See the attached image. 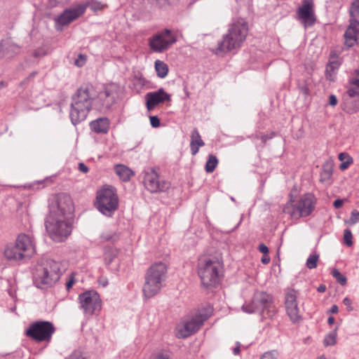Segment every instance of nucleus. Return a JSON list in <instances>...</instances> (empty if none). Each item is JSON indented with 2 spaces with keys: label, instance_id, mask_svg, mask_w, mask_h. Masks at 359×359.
<instances>
[{
  "label": "nucleus",
  "instance_id": "1",
  "mask_svg": "<svg viewBox=\"0 0 359 359\" xmlns=\"http://www.w3.org/2000/svg\"><path fill=\"white\" fill-rule=\"evenodd\" d=\"M45 220L46 230L52 240L65 241L72 233L74 218V203H50Z\"/></svg>",
  "mask_w": 359,
  "mask_h": 359
},
{
  "label": "nucleus",
  "instance_id": "2",
  "mask_svg": "<svg viewBox=\"0 0 359 359\" xmlns=\"http://www.w3.org/2000/svg\"><path fill=\"white\" fill-rule=\"evenodd\" d=\"M93 95V87L87 84L81 86L72 97L70 118L74 126L86 118L92 108Z\"/></svg>",
  "mask_w": 359,
  "mask_h": 359
},
{
  "label": "nucleus",
  "instance_id": "3",
  "mask_svg": "<svg viewBox=\"0 0 359 359\" xmlns=\"http://www.w3.org/2000/svg\"><path fill=\"white\" fill-rule=\"evenodd\" d=\"M222 269V262L217 257H201L197 265V271L201 285L206 289L216 287L219 283Z\"/></svg>",
  "mask_w": 359,
  "mask_h": 359
},
{
  "label": "nucleus",
  "instance_id": "4",
  "mask_svg": "<svg viewBox=\"0 0 359 359\" xmlns=\"http://www.w3.org/2000/svg\"><path fill=\"white\" fill-rule=\"evenodd\" d=\"M212 313V309L207 306L190 313L175 327L177 338H187L196 332Z\"/></svg>",
  "mask_w": 359,
  "mask_h": 359
},
{
  "label": "nucleus",
  "instance_id": "5",
  "mask_svg": "<svg viewBox=\"0 0 359 359\" xmlns=\"http://www.w3.org/2000/svg\"><path fill=\"white\" fill-rule=\"evenodd\" d=\"M241 309L246 313H259L262 319L272 318L276 313V309L272 297L263 292H255L250 301H246Z\"/></svg>",
  "mask_w": 359,
  "mask_h": 359
},
{
  "label": "nucleus",
  "instance_id": "6",
  "mask_svg": "<svg viewBox=\"0 0 359 359\" xmlns=\"http://www.w3.org/2000/svg\"><path fill=\"white\" fill-rule=\"evenodd\" d=\"M166 273L167 266L161 262L152 264L148 269L142 288L145 298H151L161 291L166 278Z\"/></svg>",
  "mask_w": 359,
  "mask_h": 359
},
{
  "label": "nucleus",
  "instance_id": "7",
  "mask_svg": "<svg viewBox=\"0 0 359 359\" xmlns=\"http://www.w3.org/2000/svg\"><path fill=\"white\" fill-rule=\"evenodd\" d=\"M248 30L247 23L243 19L231 23L227 33L218 44L219 50L226 52L239 48L246 39Z\"/></svg>",
  "mask_w": 359,
  "mask_h": 359
},
{
  "label": "nucleus",
  "instance_id": "8",
  "mask_svg": "<svg viewBox=\"0 0 359 359\" xmlns=\"http://www.w3.org/2000/svg\"><path fill=\"white\" fill-rule=\"evenodd\" d=\"M60 263L49 259L36 267L34 278L43 285H52L60 279Z\"/></svg>",
  "mask_w": 359,
  "mask_h": 359
},
{
  "label": "nucleus",
  "instance_id": "9",
  "mask_svg": "<svg viewBox=\"0 0 359 359\" xmlns=\"http://www.w3.org/2000/svg\"><path fill=\"white\" fill-rule=\"evenodd\" d=\"M55 328L49 321L39 320L32 323L26 330V335L37 342L50 341Z\"/></svg>",
  "mask_w": 359,
  "mask_h": 359
},
{
  "label": "nucleus",
  "instance_id": "10",
  "mask_svg": "<svg viewBox=\"0 0 359 359\" xmlns=\"http://www.w3.org/2000/svg\"><path fill=\"white\" fill-rule=\"evenodd\" d=\"M78 302L80 309L86 316H93L102 309V300L95 290H88L79 295Z\"/></svg>",
  "mask_w": 359,
  "mask_h": 359
},
{
  "label": "nucleus",
  "instance_id": "11",
  "mask_svg": "<svg viewBox=\"0 0 359 359\" xmlns=\"http://www.w3.org/2000/svg\"><path fill=\"white\" fill-rule=\"evenodd\" d=\"M177 41L176 36L168 29L158 32L149 39V46L155 53H163Z\"/></svg>",
  "mask_w": 359,
  "mask_h": 359
},
{
  "label": "nucleus",
  "instance_id": "12",
  "mask_svg": "<svg viewBox=\"0 0 359 359\" xmlns=\"http://www.w3.org/2000/svg\"><path fill=\"white\" fill-rule=\"evenodd\" d=\"M118 97V87L115 84L106 86L96 98L99 109L102 111L109 110Z\"/></svg>",
  "mask_w": 359,
  "mask_h": 359
},
{
  "label": "nucleus",
  "instance_id": "13",
  "mask_svg": "<svg viewBox=\"0 0 359 359\" xmlns=\"http://www.w3.org/2000/svg\"><path fill=\"white\" fill-rule=\"evenodd\" d=\"M144 184L146 189L152 193L165 191L170 186V183L163 179L154 169L145 172Z\"/></svg>",
  "mask_w": 359,
  "mask_h": 359
},
{
  "label": "nucleus",
  "instance_id": "14",
  "mask_svg": "<svg viewBox=\"0 0 359 359\" xmlns=\"http://www.w3.org/2000/svg\"><path fill=\"white\" fill-rule=\"evenodd\" d=\"M297 19L301 22L305 28L311 27L315 24L316 17L313 0H303L302 5L297 11Z\"/></svg>",
  "mask_w": 359,
  "mask_h": 359
},
{
  "label": "nucleus",
  "instance_id": "15",
  "mask_svg": "<svg viewBox=\"0 0 359 359\" xmlns=\"http://www.w3.org/2000/svg\"><path fill=\"white\" fill-rule=\"evenodd\" d=\"M86 9V6L80 4L75 8L65 9L60 15L55 18L56 29L58 26H65L83 15Z\"/></svg>",
  "mask_w": 359,
  "mask_h": 359
},
{
  "label": "nucleus",
  "instance_id": "16",
  "mask_svg": "<svg viewBox=\"0 0 359 359\" xmlns=\"http://www.w3.org/2000/svg\"><path fill=\"white\" fill-rule=\"evenodd\" d=\"M297 293L294 290H290L285 294V305L287 316L293 323L300 319L299 309L297 301Z\"/></svg>",
  "mask_w": 359,
  "mask_h": 359
},
{
  "label": "nucleus",
  "instance_id": "17",
  "mask_svg": "<svg viewBox=\"0 0 359 359\" xmlns=\"http://www.w3.org/2000/svg\"><path fill=\"white\" fill-rule=\"evenodd\" d=\"M313 203H285L283 210L294 219L309 215L313 210Z\"/></svg>",
  "mask_w": 359,
  "mask_h": 359
},
{
  "label": "nucleus",
  "instance_id": "18",
  "mask_svg": "<svg viewBox=\"0 0 359 359\" xmlns=\"http://www.w3.org/2000/svg\"><path fill=\"white\" fill-rule=\"evenodd\" d=\"M145 97L147 108L149 111L153 110L158 104L165 101H170L171 99L170 95L167 93L163 88L147 93Z\"/></svg>",
  "mask_w": 359,
  "mask_h": 359
},
{
  "label": "nucleus",
  "instance_id": "19",
  "mask_svg": "<svg viewBox=\"0 0 359 359\" xmlns=\"http://www.w3.org/2000/svg\"><path fill=\"white\" fill-rule=\"evenodd\" d=\"M15 242L23 253V259L31 257L35 253L34 241L29 236L21 233L18 235Z\"/></svg>",
  "mask_w": 359,
  "mask_h": 359
},
{
  "label": "nucleus",
  "instance_id": "20",
  "mask_svg": "<svg viewBox=\"0 0 359 359\" xmlns=\"http://www.w3.org/2000/svg\"><path fill=\"white\" fill-rule=\"evenodd\" d=\"M118 201L116 189L111 185L104 184L96 192V202H118Z\"/></svg>",
  "mask_w": 359,
  "mask_h": 359
},
{
  "label": "nucleus",
  "instance_id": "21",
  "mask_svg": "<svg viewBox=\"0 0 359 359\" xmlns=\"http://www.w3.org/2000/svg\"><path fill=\"white\" fill-rule=\"evenodd\" d=\"M20 47L10 40L0 41V59L10 60L18 55Z\"/></svg>",
  "mask_w": 359,
  "mask_h": 359
},
{
  "label": "nucleus",
  "instance_id": "22",
  "mask_svg": "<svg viewBox=\"0 0 359 359\" xmlns=\"http://www.w3.org/2000/svg\"><path fill=\"white\" fill-rule=\"evenodd\" d=\"M358 36L359 21L350 20L349 25L344 33L345 44L349 48L353 46L357 43Z\"/></svg>",
  "mask_w": 359,
  "mask_h": 359
},
{
  "label": "nucleus",
  "instance_id": "23",
  "mask_svg": "<svg viewBox=\"0 0 359 359\" xmlns=\"http://www.w3.org/2000/svg\"><path fill=\"white\" fill-rule=\"evenodd\" d=\"M22 254L15 242L8 244L4 250V256L10 261H20L23 259Z\"/></svg>",
  "mask_w": 359,
  "mask_h": 359
},
{
  "label": "nucleus",
  "instance_id": "24",
  "mask_svg": "<svg viewBox=\"0 0 359 359\" xmlns=\"http://www.w3.org/2000/svg\"><path fill=\"white\" fill-rule=\"evenodd\" d=\"M205 142L201 138L198 130L194 128L191 133L190 150L193 156H195L199 151V148L203 147Z\"/></svg>",
  "mask_w": 359,
  "mask_h": 359
},
{
  "label": "nucleus",
  "instance_id": "25",
  "mask_svg": "<svg viewBox=\"0 0 359 359\" xmlns=\"http://www.w3.org/2000/svg\"><path fill=\"white\" fill-rule=\"evenodd\" d=\"M90 126L95 133L105 134L109 129V121L107 118H99L92 121Z\"/></svg>",
  "mask_w": 359,
  "mask_h": 359
},
{
  "label": "nucleus",
  "instance_id": "26",
  "mask_svg": "<svg viewBox=\"0 0 359 359\" xmlns=\"http://www.w3.org/2000/svg\"><path fill=\"white\" fill-rule=\"evenodd\" d=\"M114 170L119 178L124 182L128 181L134 175L132 170L123 164L116 165L114 166Z\"/></svg>",
  "mask_w": 359,
  "mask_h": 359
},
{
  "label": "nucleus",
  "instance_id": "27",
  "mask_svg": "<svg viewBox=\"0 0 359 359\" xmlns=\"http://www.w3.org/2000/svg\"><path fill=\"white\" fill-rule=\"evenodd\" d=\"M95 208L102 214L110 217L118 209V203H95Z\"/></svg>",
  "mask_w": 359,
  "mask_h": 359
},
{
  "label": "nucleus",
  "instance_id": "28",
  "mask_svg": "<svg viewBox=\"0 0 359 359\" xmlns=\"http://www.w3.org/2000/svg\"><path fill=\"white\" fill-rule=\"evenodd\" d=\"M340 63L337 60L330 62L326 66V78L331 81H334L337 69Z\"/></svg>",
  "mask_w": 359,
  "mask_h": 359
},
{
  "label": "nucleus",
  "instance_id": "29",
  "mask_svg": "<svg viewBox=\"0 0 359 359\" xmlns=\"http://www.w3.org/2000/svg\"><path fill=\"white\" fill-rule=\"evenodd\" d=\"M333 173V165L332 163L326 162L323 164L320 172V181L327 182L330 180Z\"/></svg>",
  "mask_w": 359,
  "mask_h": 359
},
{
  "label": "nucleus",
  "instance_id": "30",
  "mask_svg": "<svg viewBox=\"0 0 359 359\" xmlns=\"http://www.w3.org/2000/svg\"><path fill=\"white\" fill-rule=\"evenodd\" d=\"M155 70L159 78L163 79L168 74V66L163 61L157 60L154 64Z\"/></svg>",
  "mask_w": 359,
  "mask_h": 359
},
{
  "label": "nucleus",
  "instance_id": "31",
  "mask_svg": "<svg viewBox=\"0 0 359 359\" xmlns=\"http://www.w3.org/2000/svg\"><path fill=\"white\" fill-rule=\"evenodd\" d=\"M355 76L356 78L351 82L352 86L346 92L351 97L359 95V69L355 71Z\"/></svg>",
  "mask_w": 359,
  "mask_h": 359
},
{
  "label": "nucleus",
  "instance_id": "32",
  "mask_svg": "<svg viewBox=\"0 0 359 359\" xmlns=\"http://www.w3.org/2000/svg\"><path fill=\"white\" fill-rule=\"evenodd\" d=\"M338 158L342 162L339 165V169L341 170H346L353 162V158L346 152L340 153L338 156Z\"/></svg>",
  "mask_w": 359,
  "mask_h": 359
},
{
  "label": "nucleus",
  "instance_id": "33",
  "mask_svg": "<svg viewBox=\"0 0 359 359\" xmlns=\"http://www.w3.org/2000/svg\"><path fill=\"white\" fill-rule=\"evenodd\" d=\"M218 165L217 158L212 154H210L205 165V170L208 173L212 172Z\"/></svg>",
  "mask_w": 359,
  "mask_h": 359
},
{
  "label": "nucleus",
  "instance_id": "34",
  "mask_svg": "<svg viewBox=\"0 0 359 359\" xmlns=\"http://www.w3.org/2000/svg\"><path fill=\"white\" fill-rule=\"evenodd\" d=\"M350 20H357L359 17V0H354L349 9Z\"/></svg>",
  "mask_w": 359,
  "mask_h": 359
},
{
  "label": "nucleus",
  "instance_id": "35",
  "mask_svg": "<svg viewBox=\"0 0 359 359\" xmlns=\"http://www.w3.org/2000/svg\"><path fill=\"white\" fill-rule=\"evenodd\" d=\"M319 259V255L316 253H313L309 255L306 260V266L309 269H313L317 267L318 262Z\"/></svg>",
  "mask_w": 359,
  "mask_h": 359
},
{
  "label": "nucleus",
  "instance_id": "36",
  "mask_svg": "<svg viewBox=\"0 0 359 359\" xmlns=\"http://www.w3.org/2000/svg\"><path fill=\"white\" fill-rule=\"evenodd\" d=\"M337 343V332L336 331H332L328 333L324 340L323 344L325 346H333Z\"/></svg>",
  "mask_w": 359,
  "mask_h": 359
},
{
  "label": "nucleus",
  "instance_id": "37",
  "mask_svg": "<svg viewBox=\"0 0 359 359\" xmlns=\"http://www.w3.org/2000/svg\"><path fill=\"white\" fill-rule=\"evenodd\" d=\"M116 250L112 248H107L104 251V262L106 264H109L112 262L114 259L116 257Z\"/></svg>",
  "mask_w": 359,
  "mask_h": 359
},
{
  "label": "nucleus",
  "instance_id": "38",
  "mask_svg": "<svg viewBox=\"0 0 359 359\" xmlns=\"http://www.w3.org/2000/svg\"><path fill=\"white\" fill-rule=\"evenodd\" d=\"M333 277L341 285H344L346 283V278L341 274L337 269H334L332 272Z\"/></svg>",
  "mask_w": 359,
  "mask_h": 359
},
{
  "label": "nucleus",
  "instance_id": "39",
  "mask_svg": "<svg viewBox=\"0 0 359 359\" xmlns=\"http://www.w3.org/2000/svg\"><path fill=\"white\" fill-rule=\"evenodd\" d=\"M102 238L106 241H114L117 238V234L112 231H104L101 235Z\"/></svg>",
  "mask_w": 359,
  "mask_h": 359
},
{
  "label": "nucleus",
  "instance_id": "40",
  "mask_svg": "<svg viewBox=\"0 0 359 359\" xmlns=\"http://www.w3.org/2000/svg\"><path fill=\"white\" fill-rule=\"evenodd\" d=\"M278 355V352L276 350H271L264 353L260 356V359H276Z\"/></svg>",
  "mask_w": 359,
  "mask_h": 359
},
{
  "label": "nucleus",
  "instance_id": "41",
  "mask_svg": "<svg viewBox=\"0 0 359 359\" xmlns=\"http://www.w3.org/2000/svg\"><path fill=\"white\" fill-rule=\"evenodd\" d=\"M352 238L353 236L351 230L348 229H345L344 231V241L347 246H351L353 245Z\"/></svg>",
  "mask_w": 359,
  "mask_h": 359
},
{
  "label": "nucleus",
  "instance_id": "42",
  "mask_svg": "<svg viewBox=\"0 0 359 359\" xmlns=\"http://www.w3.org/2000/svg\"><path fill=\"white\" fill-rule=\"evenodd\" d=\"M346 222L349 225H353L359 222V212L353 210L351 212V217Z\"/></svg>",
  "mask_w": 359,
  "mask_h": 359
},
{
  "label": "nucleus",
  "instance_id": "43",
  "mask_svg": "<svg viewBox=\"0 0 359 359\" xmlns=\"http://www.w3.org/2000/svg\"><path fill=\"white\" fill-rule=\"evenodd\" d=\"M276 136V133L274 132H271L270 135H264V134H259L256 135L255 138L258 140H261L262 142L263 143V145H264L268 140L272 139Z\"/></svg>",
  "mask_w": 359,
  "mask_h": 359
},
{
  "label": "nucleus",
  "instance_id": "44",
  "mask_svg": "<svg viewBox=\"0 0 359 359\" xmlns=\"http://www.w3.org/2000/svg\"><path fill=\"white\" fill-rule=\"evenodd\" d=\"M70 201L72 198L67 193H60L56 196L55 202H69Z\"/></svg>",
  "mask_w": 359,
  "mask_h": 359
},
{
  "label": "nucleus",
  "instance_id": "45",
  "mask_svg": "<svg viewBox=\"0 0 359 359\" xmlns=\"http://www.w3.org/2000/svg\"><path fill=\"white\" fill-rule=\"evenodd\" d=\"M67 359H86L79 351H74Z\"/></svg>",
  "mask_w": 359,
  "mask_h": 359
},
{
  "label": "nucleus",
  "instance_id": "46",
  "mask_svg": "<svg viewBox=\"0 0 359 359\" xmlns=\"http://www.w3.org/2000/svg\"><path fill=\"white\" fill-rule=\"evenodd\" d=\"M74 283H75L74 274L72 273L69 276L68 280H67V281L66 283V289H67V290L69 291L72 287V286L74 284Z\"/></svg>",
  "mask_w": 359,
  "mask_h": 359
},
{
  "label": "nucleus",
  "instance_id": "47",
  "mask_svg": "<svg viewBox=\"0 0 359 359\" xmlns=\"http://www.w3.org/2000/svg\"><path fill=\"white\" fill-rule=\"evenodd\" d=\"M150 123L153 128H157L160 126V119L156 116H150Z\"/></svg>",
  "mask_w": 359,
  "mask_h": 359
},
{
  "label": "nucleus",
  "instance_id": "48",
  "mask_svg": "<svg viewBox=\"0 0 359 359\" xmlns=\"http://www.w3.org/2000/svg\"><path fill=\"white\" fill-rule=\"evenodd\" d=\"M315 200V197L311 194H306L304 196V198H302L299 202H313V201Z\"/></svg>",
  "mask_w": 359,
  "mask_h": 359
},
{
  "label": "nucleus",
  "instance_id": "49",
  "mask_svg": "<svg viewBox=\"0 0 359 359\" xmlns=\"http://www.w3.org/2000/svg\"><path fill=\"white\" fill-rule=\"evenodd\" d=\"M102 8H103V5H102L101 3L97 2V1L92 3L90 5V8L94 11H99V10L102 9Z\"/></svg>",
  "mask_w": 359,
  "mask_h": 359
},
{
  "label": "nucleus",
  "instance_id": "50",
  "mask_svg": "<svg viewBox=\"0 0 359 359\" xmlns=\"http://www.w3.org/2000/svg\"><path fill=\"white\" fill-rule=\"evenodd\" d=\"M46 54V51L41 48H39V49H37L36 50H34V53H33V55L35 57H43Z\"/></svg>",
  "mask_w": 359,
  "mask_h": 359
},
{
  "label": "nucleus",
  "instance_id": "51",
  "mask_svg": "<svg viewBox=\"0 0 359 359\" xmlns=\"http://www.w3.org/2000/svg\"><path fill=\"white\" fill-rule=\"evenodd\" d=\"M258 250H259L260 252L263 253L264 255L269 253V248L264 243L259 244V245L258 247Z\"/></svg>",
  "mask_w": 359,
  "mask_h": 359
},
{
  "label": "nucleus",
  "instance_id": "52",
  "mask_svg": "<svg viewBox=\"0 0 359 359\" xmlns=\"http://www.w3.org/2000/svg\"><path fill=\"white\" fill-rule=\"evenodd\" d=\"M79 170L83 173H87L89 170L87 165H86L83 163H79Z\"/></svg>",
  "mask_w": 359,
  "mask_h": 359
},
{
  "label": "nucleus",
  "instance_id": "53",
  "mask_svg": "<svg viewBox=\"0 0 359 359\" xmlns=\"http://www.w3.org/2000/svg\"><path fill=\"white\" fill-rule=\"evenodd\" d=\"M241 343L237 341L236 343V347L233 348V353L235 355H239L241 353Z\"/></svg>",
  "mask_w": 359,
  "mask_h": 359
},
{
  "label": "nucleus",
  "instance_id": "54",
  "mask_svg": "<svg viewBox=\"0 0 359 359\" xmlns=\"http://www.w3.org/2000/svg\"><path fill=\"white\" fill-rule=\"evenodd\" d=\"M79 57L81 60H76L75 61V65L78 67H81L83 65L86 58L82 55H80Z\"/></svg>",
  "mask_w": 359,
  "mask_h": 359
},
{
  "label": "nucleus",
  "instance_id": "55",
  "mask_svg": "<svg viewBox=\"0 0 359 359\" xmlns=\"http://www.w3.org/2000/svg\"><path fill=\"white\" fill-rule=\"evenodd\" d=\"M329 104L331 106H335L337 104V99L335 95H331L329 97Z\"/></svg>",
  "mask_w": 359,
  "mask_h": 359
},
{
  "label": "nucleus",
  "instance_id": "56",
  "mask_svg": "<svg viewBox=\"0 0 359 359\" xmlns=\"http://www.w3.org/2000/svg\"><path fill=\"white\" fill-rule=\"evenodd\" d=\"M270 260L271 259L268 254H264L261 259L262 262L264 264H269L270 262Z\"/></svg>",
  "mask_w": 359,
  "mask_h": 359
},
{
  "label": "nucleus",
  "instance_id": "57",
  "mask_svg": "<svg viewBox=\"0 0 359 359\" xmlns=\"http://www.w3.org/2000/svg\"><path fill=\"white\" fill-rule=\"evenodd\" d=\"M60 0H48V6L50 7L57 6L59 4H60Z\"/></svg>",
  "mask_w": 359,
  "mask_h": 359
},
{
  "label": "nucleus",
  "instance_id": "58",
  "mask_svg": "<svg viewBox=\"0 0 359 359\" xmlns=\"http://www.w3.org/2000/svg\"><path fill=\"white\" fill-rule=\"evenodd\" d=\"M300 90L305 95H307L309 93V88L306 85L301 86Z\"/></svg>",
  "mask_w": 359,
  "mask_h": 359
},
{
  "label": "nucleus",
  "instance_id": "59",
  "mask_svg": "<svg viewBox=\"0 0 359 359\" xmlns=\"http://www.w3.org/2000/svg\"><path fill=\"white\" fill-rule=\"evenodd\" d=\"M151 359H169L165 355L158 353L152 356Z\"/></svg>",
  "mask_w": 359,
  "mask_h": 359
},
{
  "label": "nucleus",
  "instance_id": "60",
  "mask_svg": "<svg viewBox=\"0 0 359 359\" xmlns=\"http://www.w3.org/2000/svg\"><path fill=\"white\" fill-rule=\"evenodd\" d=\"M297 192V189H294L292 190L291 194H290V203L294 202L295 198H294V194H296Z\"/></svg>",
  "mask_w": 359,
  "mask_h": 359
},
{
  "label": "nucleus",
  "instance_id": "61",
  "mask_svg": "<svg viewBox=\"0 0 359 359\" xmlns=\"http://www.w3.org/2000/svg\"><path fill=\"white\" fill-rule=\"evenodd\" d=\"M343 302L346 306H351L352 303L351 300L348 297L344 298Z\"/></svg>",
  "mask_w": 359,
  "mask_h": 359
},
{
  "label": "nucleus",
  "instance_id": "62",
  "mask_svg": "<svg viewBox=\"0 0 359 359\" xmlns=\"http://www.w3.org/2000/svg\"><path fill=\"white\" fill-rule=\"evenodd\" d=\"M338 310V306L337 305H332L330 309V312L332 313H337Z\"/></svg>",
  "mask_w": 359,
  "mask_h": 359
},
{
  "label": "nucleus",
  "instance_id": "63",
  "mask_svg": "<svg viewBox=\"0 0 359 359\" xmlns=\"http://www.w3.org/2000/svg\"><path fill=\"white\" fill-rule=\"evenodd\" d=\"M326 290V286L325 285H320L318 287V291L319 292H324Z\"/></svg>",
  "mask_w": 359,
  "mask_h": 359
},
{
  "label": "nucleus",
  "instance_id": "64",
  "mask_svg": "<svg viewBox=\"0 0 359 359\" xmlns=\"http://www.w3.org/2000/svg\"><path fill=\"white\" fill-rule=\"evenodd\" d=\"M334 323V318L332 316L329 317L327 319V323L331 325Z\"/></svg>",
  "mask_w": 359,
  "mask_h": 359
}]
</instances>
